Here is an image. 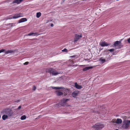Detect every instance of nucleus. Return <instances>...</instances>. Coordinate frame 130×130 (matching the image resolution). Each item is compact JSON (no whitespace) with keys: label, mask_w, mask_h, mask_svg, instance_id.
<instances>
[{"label":"nucleus","mask_w":130,"mask_h":130,"mask_svg":"<svg viewBox=\"0 0 130 130\" xmlns=\"http://www.w3.org/2000/svg\"><path fill=\"white\" fill-rule=\"evenodd\" d=\"M130 125V120H124L123 121L122 127L124 129H127L129 128Z\"/></svg>","instance_id":"f257e3e1"},{"label":"nucleus","mask_w":130,"mask_h":130,"mask_svg":"<svg viewBox=\"0 0 130 130\" xmlns=\"http://www.w3.org/2000/svg\"><path fill=\"white\" fill-rule=\"evenodd\" d=\"M46 72L49 73L50 74L56 75L58 74V72L54 69L50 68L46 70Z\"/></svg>","instance_id":"f03ea898"},{"label":"nucleus","mask_w":130,"mask_h":130,"mask_svg":"<svg viewBox=\"0 0 130 130\" xmlns=\"http://www.w3.org/2000/svg\"><path fill=\"white\" fill-rule=\"evenodd\" d=\"M104 127L103 124H101L100 123H97L93 126V127L95 128V129L100 130Z\"/></svg>","instance_id":"7ed1b4c3"},{"label":"nucleus","mask_w":130,"mask_h":130,"mask_svg":"<svg viewBox=\"0 0 130 130\" xmlns=\"http://www.w3.org/2000/svg\"><path fill=\"white\" fill-rule=\"evenodd\" d=\"M82 37V35L81 34L80 35H78L77 34L75 35V38H74V42L78 41L79 39L81 38Z\"/></svg>","instance_id":"20e7f679"},{"label":"nucleus","mask_w":130,"mask_h":130,"mask_svg":"<svg viewBox=\"0 0 130 130\" xmlns=\"http://www.w3.org/2000/svg\"><path fill=\"white\" fill-rule=\"evenodd\" d=\"M69 100L68 99H64L61 101L60 105L62 106H64L66 105V102Z\"/></svg>","instance_id":"39448f33"},{"label":"nucleus","mask_w":130,"mask_h":130,"mask_svg":"<svg viewBox=\"0 0 130 130\" xmlns=\"http://www.w3.org/2000/svg\"><path fill=\"white\" fill-rule=\"evenodd\" d=\"M5 113L9 116H11L13 114V112L12 111L9 109H6L5 110Z\"/></svg>","instance_id":"423d86ee"},{"label":"nucleus","mask_w":130,"mask_h":130,"mask_svg":"<svg viewBox=\"0 0 130 130\" xmlns=\"http://www.w3.org/2000/svg\"><path fill=\"white\" fill-rule=\"evenodd\" d=\"M20 14H16L13 15L12 17H10L8 19H16L22 16L20 15Z\"/></svg>","instance_id":"0eeeda50"},{"label":"nucleus","mask_w":130,"mask_h":130,"mask_svg":"<svg viewBox=\"0 0 130 130\" xmlns=\"http://www.w3.org/2000/svg\"><path fill=\"white\" fill-rule=\"evenodd\" d=\"M79 93L78 92L76 91L73 92L72 93V96L73 97H75L77 96Z\"/></svg>","instance_id":"6e6552de"},{"label":"nucleus","mask_w":130,"mask_h":130,"mask_svg":"<svg viewBox=\"0 0 130 130\" xmlns=\"http://www.w3.org/2000/svg\"><path fill=\"white\" fill-rule=\"evenodd\" d=\"M39 35V34L37 32H31L30 33H29L27 35L28 36H38Z\"/></svg>","instance_id":"1a4fd4ad"},{"label":"nucleus","mask_w":130,"mask_h":130,"mask_svg":"<svg viewBox=\"0 0 130 130\" xmlns=\"http://www.w3.org/2000/svg\"><path fill=\"white\" fill-rule=\"evenodd\" d=\"M55 92L56 94L58 96H60L63 94V93L60 90H57Z\"/></svg>","instance_id":"9d476101"},{"label":"nucleus","mask_w":130,"mask_h":130,"mask_svg":"<svg viewBox=\"0 0 130 130\" xmlns=\"http://www.w3.org/2000/svg\"><path fill=\"white\" fill-rule=\"evenodd\" d=\"M100 45L102 46L103 47L108 46L109 45V44L105 41H103L102 42Z\"/></svg>","instance_id":"9b49d317"},{"label":"nucleus","mask_w":130,"mask_h":130,"mask_svg":"<svg viewBox=\"0 0 130 130\" xmlns=\"http://www.w3.org/2000/svg\"><path fill=\"white\" fill-rule=\"evenodd\" d=\"M93 68V67L92 66H90L88 67H87L85 68H84L83 70V71H85L87 70H89L90 69H92Z\"/></svg>","instance_id":"f8f14e48"},{"label":"nucleus","mask_w":130,"mask_h":130,"mask_svg":"<svg viewBox=\"0 0 130 130\" xmlns=\"http://www.w3.org/2000/svg\"><path fill=\"white\" fill-rule=\"evenodd\" d=\"M75 87L77 88L78 89H80L82 88V86L79 85L78 84L76 83L74 84Z\"/></svg>","instance_id":"ddd939ff"},{"label":"nucleus","mask_w":130,"mask_h":130,"mask_svg":"<svg viewBox=\"0 0 130 130\" xmlns=\"http://www.w3.org/2000/svg\"><path fill=\"white\" fill-rule=\"evenodd\" d=\"M27 21V19L26 18H22L20 19L19 21V23H21L26 21Z\"/></svg>","instance_id":"4468645a"},{"label":"nucleus","mask_w":130,"mask_h":130,"mask_svg":"<svg viewBox=\"0 0 130 130\" xmlns=\"http://www.w3.org/2000/svg\"><path fill=\"white\" fill-rule=\"evenodd\" d=\"M122 122V120L121 119L118 118L117 120L116 123L117 124H121Z\"/></svg>","instance_id":"2eb2a0df"},{"label":"nucleus","mask_w":130,"mask_h":130,"mask_svg":"<svg viewBox=\"0 0 130 130\" xmlns=\"http://www.w3.org/2000/svg\"><path fill=\"white\" fill-rule=\"evenodd\" d=\"M23 0H14L13 1V3L19 4Z\"/></svg>","instance_id":"dca6fc26"},{"label":"nucleus","mask_w":130,"mask_h":130,"mask_svg":"<svg viewBox=\"0 0 130 130\" xmlns=\"http://www.w3.org/2000/svg\"><path fill=\"white\" fill-rule=\"evenodd\" d=\"M121 42L120 41H116L115 42L114 44V45L115 46H117L119 44L121 43Z\"/></svg>","instance_id":"f3484780"},{"label":"nucleus","mask_w":130,"mask_h":130,"mask_svg":"<svg viewBox=\"0 0 130 130\" xmlns=\"http://www.w3.org/2000/svg\"><path fill=\"white\" fill-rule=\"evenodd\" d=\"M99 61L102 62L103 63H104L106 61V60L105 59H103V57H101L100 58Z\"/></svg>","instance_id":"a211bd4d"},{"label":"nucleus","mask_w":130,"mask_h":130,"mask_svg":"<svg viewBox=\"0 0 130 130\" xmlns=\"http://www.w3.org/2000/svg\"><path fill=\"white\" fill-rule=\"evenodd\" d=\"M14 51L12 50H8L7 51L5 52V53L7 54L9 53H11L14 52Z\"/></svg>","instance_id":"6ab92c4d"},{"label":"nucleus","mask_w":130,"mask_h":130,"mask_svg":"<svg viewBox=\"0 0 130 130\" xmlns=\"http://www.w3.org/2000/svg\"><path fill=\"white\" fill-rule=\"evenodd\" d=\"M8 117V116L7 115H4L2 117V118L3 120H5Z\"/></svg>","instance_id":"aec40b11"},{"label":"nucleus","mask_w":130,"mask_h":130,"mask_svg":"<svg viewBox=\"0 0 130 130\" xmlns=\"http://www.w3.org/2000/svg\"><path fill=\"white\" fill-rule=\"evenodd\" d=\"M41 15V13L40 12H37L36 14V17L37 18H39Z\"/></svg>","instance_id":"412c9836"},{"label":"nucleus","mask_w":130,"mask_h":130,"mask_svg":"<svg viewBox=\"0 0 130 130\" xmlns=\"http://www.w3.org/2000/svg\"><path fill=\"white\" fill-rule=\"evenodd\" d=\"M53 89H63V88L62 87H51Z\"/></svg>","instance_id":"4be33fe9"},{"label":"nucleus","mask_w":130,"mask_h":130,"mask_svg":"<svg viewBox=\"0 0 130 130\" xmlns=\"http://www.w3.org/2000/svg\"><path fill=\"white\" fill-rule=\"evenodd\" d=\"M26 118V117L25 115H23V116H22L21 118V120H24Z\"/></svg>","instance_id":"5701e85b"},{"label":"nucleus","mask_w":130,"mask_h":130,"mask_svg":"<svg viewBox=\"0 0 130 130\" xmlns=\"http://www.w3.org/2000/svg\"><path fill=\"white\" fill-rule=\"evenodd\" d=\"M62 52H68V50L67 49L64 48L63 50H62Z\"/></svg>","instance_id":"b1692460"},{"label":"nucleus","mask_w":130,"mask_h":130,"mask_svg":"<svg viewBox=\"0 0 130 130\" xmlns=\"http://www.w3.org/2000/svg\"><path fill=\"white\" fill-rule=\"evenodd\" d=\"M117 120L116 119H114L112 120V121L113 123H116Z\"/></svg>","instance_id":"393cba45"},{"label":"nucleus","mask_w":130,"mask_h":130,"mask_svg":"<svg viewBox=\"0 0 130 130\" xmlns=\"http://www.w3.org/2000/svg\"><path fill=\"white\" fill-rule=\"evenodd\" d=\"M114 49H111L110 50H108V51H110V52H112L114 51Z\"/></svg>","instance_id":"a878e982"},{"label":"nucleus","mask_w":130,"mask_h":130,"mask_svg":"<svg viewBox=\"0 0 130 130\" xmlns=\"http://www.w3.org/2000/svg\"><path fill=\"white\" fill-rule=\"evenodd\" d=\"M5 51V50L2 49L0 50V53L4 52Z\"/></svg>","instance_id":"bb28decb"},{"label":"nucleus","mask_w":130,"mask_h":130,"mask_svg":"<svg viewBox=\"0 0 130 130\" xmlns=\"http://www.w3.org/2000/svg\"><path fill=\"white\" fill-rule=\"evenodd\" d=\"M29 63V62H26L24 63V65H27Z\"/></svg>","instance_id":"cd10ccee"},{"label":"nucleus","mask_w":130,"mask_h":130,"mask_svg":"<svg viewBox=\"0 0 130 130\" xmlns=\"http://www.w3.org/2000/svg\"><path fill=\"white\" fill-rule=\"evenodd\" d=\"M36 87L35 86H34L33 87L32 89L33 90H35L36 89Z\"/></svg>","instance_id":"c85d7f7f"},{"label":"nucleus","mask_w":130,"mask_h":130,"mask_svg":"<svg viewBox=\"0 0 130 130\" xmlns=\"http://www.w3.org/2000/svg\"><path fill=\"white\" fill-rule=\"evenodd\" d=\"M127 41L128 43H130V38L128 39Z\"/></svg>","instance_id":"c756f323"},{"label":"nucleus","mask_w":130,"mask_h":130,"mask_svg":"<svg viewBox=\"0 0 130 130\" xmlns=\"http://www.w3.org/2000/svg\"><path fill=\"white\" fill-rule=\"evenodd\" d=\"M51 27H53L54 26L53 24L52 23L51 25Z\"/></svg>","instance_id":"7c9ffc66"},{"label":"nucleus","mask_w":130,"mask_h":130,"mask_svg":"<svg viewBox=\"0 0 130 130\" xmlns=\"http://www.w3.org/2000/svg\"><path fill=\"white\" fill-rule=\"evenodd\" d=\"M21 108V106H19L18 107V109H19Z\"/></svg>","instance_id":"2f4dec72"},{"label":"nucleus","mask_w":130,"mask_h":130,"mask_svg":"<svg viewBox=\"0 0 130 130\" xmlns=\"http://www.w3.org/2000/svg\"><path fill=\"white\" fill-rule=\"evenodd\" d=\"M75 55H73V56H71V57H72V58H73V57H75Z\"/></svg>","instance_id":"473e14b6"},{"label":"nucleus","mask_w":130,"mask_h":130,"mask_svg":"<svg viewBox=\"0 0 130 130\" xmlns=\"http://www.w3.org/2000/svg\"><path fill=\"white\" fill-rule=\"evenodd\" d=\"M66 0H62V1H63V2H64Z\"/></svg>","instance_id":"72a5a7b5"},{"label":"nucleus","mask_w":130,"mask_h":130,"mask_svg":"<svg viewBox=\"0 0 130 130\" xmlns=\"http://www.w3.org/2000/svg\"><path fill=\"white\" fill-rule=\"evenodd\" d=\"M119 130V129H116V130Z\"/></svg>","instance_id":"f704fd0d"},{"label":"nucleus","mask_w":130,"mask_h":130,"mask_svg":"<svg viewBox=\"0 0 130 130\" xmlns=\"http://www.w3.org/2000/svg\"><path fill=\"white\" fill-rule=\"evenodd\" d=\"M1 118V116L0 115V118Z\"/></svg>","instance_id":"c9c22d12"}]
</instances>
